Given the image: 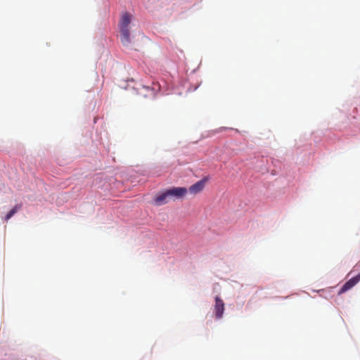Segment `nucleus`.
Masks as SVG:
<instances>
[{
    "mask_svg": "<svg viewBox=\"0 0 360 360\" xmlns=\"http://www.w3.org/2000/svg\"><path fill=\"white\" fill-rule=\"evenodd\" d=\"M170 200V197L167 194V190H166L155 197L154 203L155 205L160 206L167 203Z\"/></svg>",
    "mask_w": 360,
    "mask_h": 360,
    "instance_id": "0eeeda50",
    "label": "nucleus"
},
{
    "mask_svg": "<svg viewBox=\"0 0 360 360\" xmlns=\"http://www.w3.org/2000/svg\"><path fill=\"white\" fill-rule=\"evenodd\" d=\"M21 207V205H15L11 210H10L7 214L6 215L5 219L8 221L9 219H11L17 212L18 210H20Z\"/></svg>",
    "mask_w": 360,
    "mask_h": 360,
    "instance_id": "6e6552de",
    "label": "nucleus"
},
{
    "mask_svg": "<svg viewBox=\"0 0 360 360\" xmlns=\"http://www.w3.org/2000/svg\"><path fill=\"white\" fill-rule=\"evenodd\" d=\"M224 311V303L223 300L219 297H215L214 313L215 317L217 319L222 318Z\"/></svg>",
    "mask_w": 360,
    "mask_h": 360,
    "instance_id": "20e7f679",
    "label": "nucleus"
},
{
    "mask_svg": "<svg viewBox=\"0 0 360 360\" xmlns=\"http://www.w3.org/2000/svg\"><path fill=\"white\" fill-rule=\"evenodd\" d=\"M360 281V273L352 278L351 279H349L348 281H347L342 286V288H340L339 292H338V295H341L342 293H345V292H347V290H350L351 288H352L356 283H359V281Z\"/></svg>",
    "mask_w": 360,
    "mask_h": 360,
    "instance_id": "39448f33",
    "label": "nucleus"
},
{
    "mask_svg": "<svg viewBox=\"0 0 360 360\" xmlns=\"http://www.w3.org/2000/svg\"><path fill=\"white\" fill-rule=\"evenodd\" d=\"M187 192V188L184 187H172L167 189V194L170 197L171 200L183 198Z\"/></svg>",
    "mask_w": 360,
    "mask_h": 360,
    "instance_id": "7ed1b4c3",
    "label": "nucleus"
},
{
    "mask_svg": "<svg viewBox=\"0 0 360 360\" xmlns=\"http://www.w3.org/2000/svg\"><path fill=\"white\" fill-rule=\"evenodd\" d=\"M138 94L143 96H155L156 92L160 89V86L158 83H153V86H147L141 82H136L133 87Z\"/></svg>",
    "mask_w": 360,
    "mask_h": 360,
    "instance_id": "f257e3e1",
    "label": "nucleus"
},
{
    "mask_svg": "<svg viewBox=\"0 0 360 360\" xmlns=\"http://www.w3.org/2000/svg\"><path fill=\"white\" fill-rule=\"evenodd\" d=\"M132 27L130 24H122L120 27V39L122 44L127 47L131 46V39L134 38L132 34Z\"/></svg>",
    "mask_w": 360,
    "mask_h": 360,
    "instance_id": "f03ea898",
    "label": "nucleus"
},
{
    "mask_svg": "<svg viewBox=\"0 0 360 360\" xmlns=\"http://www.w3.org/2000/svg\"><path fill=\"white\" fill-rule=\"evenodd\" d=\"M207 179V177H205L202 179L197 181L195 184L189 187L188 191L194 195L201 192L204 189Z\"/></svg>",
    "mask_w": 360,
    "mask_h": 360,
    "instance_id": "423d86ee",
    "label": "nucleus"
},
{
    "mask_svg": "<svg viewBox=\"0 0 360 360\" xmlns=\"http://www.w3.org/2000/svg\"><path fill=\"white\" fill-rule=\"evenodd\" d=\"M132 20V15L129 13H123L121 16V22H130Z\"/></svg>",
    "mask_w": 360,
    "mask_h": 360,
    "instance_id": "1a4fd4ad",
    "label": "nucleus"
}]
</instances>
